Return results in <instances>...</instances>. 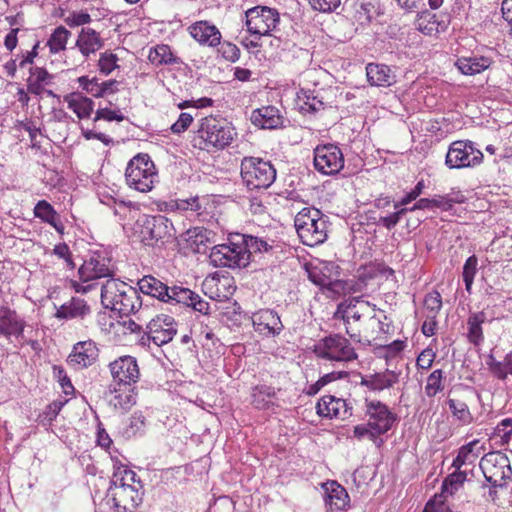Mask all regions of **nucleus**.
Listing matches in <instances>:
<instances>
[{
    "instance_id": "nucleus-1",
    "label": "nucleus",
    "mask_w": 512,
    "mask_h": 512,
    "mask_svg": "<svg viewBox=\"0 0 512 512\" xmlns=\"http://www.w3.org/2000/svg\"><path fill=\"white\" fill-rule=\"evenodd\" d=\"M101 303L120 317L136 313L142 306L138 289L115 279L107 280L101 287Z\"/></svg>"
},
{
    "instance_id": "nucleus-2",
    "label": "nucleus",
    "mask_w": 512,
    "mask_h": 512,
    "mask_svg": "<svg viewBox=\"0 0 512 512\" xmlns=\"http://www.w3.org/2000/svg\"><path fill=\"white\" fill-rule=\"evenodd\" d=\"M329 218L319 209L305 207L294 218V226L301 242L309 247L324 243L328 237Z\"/></svg>"
},
{
    "instance_id": "nucleus-3",
    "label": "nucleus",
    "mask_w": 512,
    "mask_h": 512,
    "mask_svg": "<svg viewBox=\"0 0 512 512\" xmlns=\"http://www.w3.org/2000/svg\"><path fill=\"white\" fill-rule=\"evenodd\" d=\"M236 135L235 129L230 125L212 117H205L202 118L193 141L194 146L202 150H222L233 142Z\"/></svg>"
},
{
    "instance_id": "nucleus-4",
    "label": "nucleus",
    "mask_w": 512,
    "mask_h": 512,
    "mask_svg": "<svg viewBox=\"0 0 512 512\" xmlns=\"http://www.w3.org/2000/svg\"><path fill=\"white\" fill-rule=\"evenodd\" d=\"M240 175L249 190L269 188L276 179V169L270 161L259 157H244L240 164Z\"/></svg>"
},
{
    "instance_id": "nucleus-5",
    "label": "nucleus",
    "mask_w": 512,
    "mask_h": 512,
    "mask_svg": "<svg viewBox=\"0 0 512 512\" xmlns=\"http://www.w3.org/2000/svg\"><path fill=\"white\" fill-rule=\"evenodd\" d=\"M141 242L146 246L164 244L175 236L172 222L163 215H142L136 221Z\"/></svg>"
},
{
    "instance_id": "nucleus-6",
    "label": "nucleus",
    "mask_w": 512,
    "mask_h": 512,
    "mask_svg": "<svg viewBox=\"0 0 512 512\" xmlns=\"http://www.w3.org/2000/svg\"><path fill=\"white\" fill-rule=\"evenodd\" d=\"M154 162L148 154L139 153L127 164L125 180L129 187L139 192H149L157 181Z\"/></svg>"
},
{
    "instance_id": "nucleus-7",
    "label": "nucleus",
    "mask_w": 512,
    "mask_h": 512,
    "mask_svg": "<svg viewBox=\"0 0 512 512\" xmlns=\"http://www.w3.org/2000/svg\"><path fill=\"white\" fill-rule=\"evenodd\" d=\"M247 31L253 35H272L271 32H278L280 16L276 9L267 6H256L248 9L245 13Z\"/></svg>"
},
{
    "instance_id": "nucleus-8",
    "label": "nucleus",
    "mask_w": 512,
    "mask_h": 512,
    "mask_svg": "<svg viewBox=\"0 0 512 512\" xmlns=\"http://www.w3.org/2000/svg\"><path fill=\"white\" fill-rule=\"evenodd\" d=\"M483 153L470 140H457L450 144L445 164L450 169L475 167L482 163Z\"/></svg>"
},
{
    "instance_id": "nucleus-9",
    "label": "nucleus",
    "mask_w": 512,
    "mask_h": 512,
    "mask_svg": "<svg viewBox=\"0 0 512 512\" xmlns=\"http://www.w3.org/2000/svg\"><path fill=\"white\" fill-rule=\"evenodd\" d=\"M209 259L214 267L235 269L248 265V255L241 248L239 238H233L229 244L215 245L210 251Z\"/></svg>"
},
{
    "instance_id": "nucleus-10",
    "label": "nucleus",
    "mask_w": 512,
    "mask_h": 512,
    "mask_svg": "<svg viewBox=\"0 0 512 512\" xmlns=\"http://www.w3.org/2000/svg\"><path fill=\"white\" fill-rule=\"evenodd\" d=\"M144 496L143 484L109 485L106 497L112 502L117 512H133L142 502Z\"/></svg>"
},
{
    "instance_id": "nucleus-11",
    "label": "nucleus",
    "mask_w": 512,
    "mask_h": 512,
    "mask_svg": "<svg viewBox=\"0 0 512 512\" xmlns=\"http://www.w3.org/2000/svg\"><path fill=\"white\" fill-rule=\"evenodd\" d=\"M317 355L326 360L352 361L357 358V353L348 339L340 334H333L323 338L316 346Z\"/></svg>"
},
{
    "instance_id": "nucleus-12",
    "label": "nucleus",
    "mask_w": 512,
    "mask_h": 512,
    "mask_svg": "<svg viewBox=\"0 0 512 512\" xmlns=\"http://www.w3.org/2000/svg\"><path fill=\"white\" fill-rule=\"evenodd\" d=\"M314 167L323 175H336L344 167L341 149L332 143L318 145L314 149Z\"/></svg>"
},
{
    "instance_id": "nucleus-13",
    "label": "nucleus",
    "mask_w": 512,
    "mask_h": 512,
    "mask_svg": "<svg viewBox=\"0 0 512 512\" xmlns=\"http://www.w3.org/2000/svg\"><path fill=\"white\" fill-rule=\"evenodd\" d=\"M365 406V414L369 418V426L376 430L380 436L391 430L394 423L398 421V416L381 401H369L366 399Z\"/></svg>"
},
{
    "instance_id": "nucleus-14",
    "label": "nucleus",
    "mask_w": 512,
    "mask_h": 512,
    "mask_svg": "<svg viewBox=\"0 0 512 512\" xmlns=\"http://www.w3.org/2000/svg\"><path fill=\"white\" fill-rule=\"evenodd\" d=\"M113 381L118 386L131 387L140 379L137 359L130 355L120 356L109 364Z\"/></svg>"
},
{
    "instance_id": "nucleus-15",
    "label": "nucleus",
    "mask_w": 512,
    "mask_h": 512,
    "mask_svg": "<svg viewBox=\"0 0 512 512\" xmlns=\"http://www.w3.org/2000/svg\"><path fill=\"white\" fill-rule=\"evenodd\" d=\"M494 49H487L484 54L472 52L469 56L458 57L455 67L466 76L480 74L495 64Z\"/></svg>"
},
{
    "instance_id": "nucleus-16",
    "label": "nucleus",
    "mask_w": 512,
    "mask_h": 512,
    "mask_svg": "<svg viewBox=\"0 0 512 512\" xmlns=\"http://www.w3.org/2000/svg\"><path fill=\"white\" fill-rule=\"evenodd\" d=\"M147 341H152L157 346L170 342L177 330L174 318L168 315H157L147 324Z\"/></svg>"
},
{
    "instance_id": "nucleus-17",
    "label": "nucleus",
    "mask_w": 512,
    "mask_h": 512,
    "mask_svg": "<svg viewBox=\"0 0 512 512\" xmlns=\"http://www.w3.org/2000/svg\"><path fill=\"white\" fill-rule=\"evenodd\" d=\"M98 356L99 350L94 341H79L73 345L72 351L66 361L70 367L81 370L94 364Z\"/></svg>"
},
{
    "instance_id": "nucleus-18",
    "label": "nucleus",
    "mask_w": 512,
    "mask_h": 512,
    "mask_svg": "<svg viewBox=\"0 0 512 512\" xmlns=\"http://www.w3.org/2000/svg\"><path fill=\"white\" fill-rule=\"evenodd\" d=\"M240 239V246L248 255V264L254 260V257L261 254L274 255L280 251V245L275 240H266L248 234H236Z\"/></svg>"
},
{
    "instance_id": "nucleus-19",
    "label": "nucleus",
    "mask_w": 512,
    "mask_h": 512,
    "mask_svg": "<svg viewBox=\"0 0 512 512\" xmlns=\"http://www.w3.org/2000/svg\"><path fill=\"white\" fill-rule=\"evenodd\" d=\"M110 259L96 253L85 260L78 269L79 279L88 282L93 279L111 277L113 270L109 267Z\"/></svg>"
},
{
    "instance_id": "nucleus-20",
    "label": "nucleus",
    "mask_w": 512,
    "mask_h": 512,
    "mask_svg": "<svg viewBox=\"0 0 512 512\" xmlns=\"http://www.w3.org/2000/svg\"><path fill=\"white\" fill-rule=\"evenodd\" d=\"M251 319L255 331L266 336H278L284 329L280 316L272 309H260Z\"/></svg>"
},
{
    "instance_id": "nucleus-21",
    "label": "nucleus",
    "mask_w": 512,
    "mask_h": 512,
    "mask_svg": "<svg viewBox=\"0 0 512 512\" xmlns=\"http://www.w3.org/2000/svg\"><path fill=\"white\" fill-rule=\"evenodd\" d=\"M327 512H344L350 506V497L346 489L336 481L324 486Z\"/></svg>"
},
{
    "instance_id": "nucleus-22",
    "label": "nucleus",
    "mask_w": 512,
    "mask_h": 512,
    "mask_svg": "<svg viewBox=\"0 0 512 512\" xmlns=\"http://www.w3.org/2000/svg\"><path fill=\"white\" fill-rule=\"evenodd\" d=\"M250 120L261 129H278L283 127L284 118L275 106H263L252 111Z\"/></svg>"
},
{
    "instance_id": "nucleus-23",
    "label": "nucleus",
    "mask_w": 512,
    "mask_h": 512,
    "mask_svg": "<svg viewBox=\"0 0 512 512\" xmlns=\"http://www.w3.org/2000/svg\"><path fill=\"white\" fill-rule=\"evenodd\" d=\"M400 372L386 369L384 372H376L369 376L358 373L360 377V385L367 387L374 392H380L389 389L399 382Z\"/></svg>"
},
{
    "instance_id": "nucleus-24",
    "label": "nucleus",
    "mask_w": 512,
    "mask_h": 512,
    "mask_svg": "<svg viewBox=\"0 0 512 512\" xmlns=\"http://www.w3.org/2000/svg\"><path fill=\"white\" fill-rule=\"evenodd\" d=\"M190 35L201 45L216 47L220 44L219 29L208 21H198L189 27Z\"/></svg>"
},
{
    "instance_id": "nucleus-25",
    "label": "nucleus",
    "mask_w": 512,
    "mask_h": 512,
    "mask_svg": "<svg viewBox=\"0 0 512 512\" xmlns=\"http://www.w3.org/2000/svg\"><path fill=\"white\" fill-rule=\"evenodd\" d=\"M91 314V308L87 302L79 297H72L62 304L56 311L55 317L59 320L85 319Z\"/></svg>"
},
{
    "instance_id": "nucleus-26",
    "label": "nucleus",
    "mask_w": 512,
    "mask_h": 512,
    "mask_svg": "<svg viewBox=\"0 0 512 512\" xmlns=\"http://www.w3.org/2000/svg\"><path fill=\"white\" fill-rule=\"evenodd\" d=\"M366 76L369 84L376 87H389L396 81L390 67L385 64L368 63Z\"/></svg>"
},
{
    "instance_id": "nucleus-27",
    "label": "nucleus",
    "mask_w": 512,
    "mask_h": 512,
    "mask_svg": "<svg viewBox=\"0 0 512 512\" xmlns=\"http://www.w3.org/2000/svg\"><path fill=\"white\" fill-rule=\"evenodd\" d=\"M34 216L42 222L51 225L60 235L64 234L65 226L59 213L46 200H40L34 207Z\"/></svg>"
},
{
    "instance_id": "nucleus-28",
    "label": "nucleus",
    "mask_w": 512,
    "mask_h": 512,
    "mask_svg": "<svg viewBox=\"0 0 512 512\" xmlns=\"http://www.w3.org/2000/svg\"><path fill=\"white\" fill-rule=\"evenodd\" d=\"M137 286L138 293L141 292L162 302H165L168 295V286L152 275L143 276L138 280Z\"/></svg>"
},
{
    "instance_id": "nucleus-29",
    "label": "nucleus",
    "mask_w": 512,
    "mask_h": 512,
    "mask_svg": "<svg viewBox=\"0 0 512 512\" xmlns=\"http://www.w3.org/2000/svg\"><path fill=\"white\" fill-rule=\"evenodd\" d=\"M30 76L27 79V91L34 95H41L44 91V85H49L54 79L46 68L31 66L29 68Z\"/></svg>"
},
{
    "instance_id": "nucleus-30",
    "label": "nucleus",
    "mask_w": 512,
    "mask_h": 512,
    "mask_svg": "<svg viewBox=\"0 0 512 512\" xmlns=\"http://www.w3.org/2000/svg\"><path fill=\"white\" fill-rule=\"evenodd\" d=\"M505 466H508V456L501 451H490L479 462V468L483 475L496 476Z\"/></svg>"
},
{
    "instance_id": "nucleus-31",
    "label": "nucleus",
    "mask_w": 512,
    "mask_h": 512,
    "mask_svg": "<svg viewBox=\"0 0 512 512\" xmlns=\"http://www.w3.org/2000/svg\"><path fill=\"white\" fill-rule=\"evenodd\" d=\"M251 404L257 410H268L274 406L272 401L276 397V389L270 385L258 384L251 388Z\"/></svg>"
},
{
    "instance_id": "nucleus-32",
    "label": "nucleus",
    "mask_w": 512,
    "mask_h": 512,
    "mask_svg": "<svg viewBox=\"0 0 512 512\" xmlns=\"http://www.w3.org/2000/svg\"><path fill=\"white\" fill-rule=\"evenodd\" d=\"M76 46L85 57H88L91 53L101 49L104 46V41L94 29L82 28Z\"/></svg>"
},
{
    "instance_id": "nucleus-33",
    "label": "nucleus",
    "mask_w": 512,
    "mask_h": 512,
    "mask_svg": "<svg viewBox=\"0 0 512 512\" xmlns=\"http://www.w3.org/2000/svg\"><path fill=\"white\" fill-rule=\"evenodd\" d=\"M64 101L68 104L78 118H89L94 110V101L91 98L83 96L80 92H73L64 97Z\"/></svg>"
},
{
    "instance_id": "nucleus-34",
    "label": "nucleus",
    "mask_w": 512,
    "mask_h": 512,
    "mask_svg": "<svg viewBox=\"0 0 512 512\" xmlns=\"http://www.w3.org/2000/svg\"><path fill=\"white\" fill-rule=\"evenodd\" d=\"M1 335H20L24 330V321L8 307L0 309Z\"/></svg>"
},
{
    "instance_id": "nucleus-35",
    "label": "nucleus",
    "mask_w": 512,
    "mask_h": 512,
    "mask_svg": "<svg viewBox=\"0 0 512 512\" xmlns=\"http://www.w3.org/2000/svg\"><path fill=\"white\" fill-rule=\"evenodd\" d=\"M487 321L484 311L471 313L467 319V340L474 346H480L484 342L482 324Z\"/></svg>"
},
{
    "instance_id": "nucleus-36",
    "label": "nucleus",
    "mask_w": 512,
    "mask_h": 512,
    "mask_svg": "<svg viewBox=\"0 0 512 512\" xmlns=\"http://www.w3.org/2000/svg\"><path fill=\"white\" fill-rule=\"evenodd\" d=\"M297 104L301 113H316L325 108V103L316 90L301 89L297 93Z\"/></svg>"
},
{
    "instance_id": "nucleus-37",
    "label": "nucleus",
    "mask_w": 512,
    "mask_h": 512,
    "mask_svg": "<svg viewBox=\"0 0 512 512\" xmlns=\"http://www.w3.org/2000/svg\"><path fill=\"white\" fill-rule=\"evenodd\" d=\"M149 61L156 65H182L183 61L180 57L176 56L169 45L161 44L150 49L148 55Z\"/></svg>"
},
{
    "instance_id": "nucleus-38",
    "label": "nucleus",
    "mask_w": 512,
    "mask_h": 512,
    "mask_svg": "<svg viewBox=\"0 0 512 512\" xmlns=\"http://www.w3.org/2000/svg\"><path fill=\"white\" fill-rule=\"evenodd\" d=\"M186 241L195 253H206L208 243L211 242L213 232L203 227H195L186 232Z\"/></svg>"
},
{
    "instance_id": "nucleus-39",
    "label": "nucleus",
    "mask_w": 512,
    "mask_h": 512,
    "mask_svg": "<svg viewBox=\"0 0 512 512\" xmlns=\"http://www.w3.org/2000/svg\"><path fill=\"white\" fill-rule=\"evenodd\" d=\"M113 468L114 471L110 480V485H122L123 483V485L134 486L142 484L138 475L121 462L117 461Z\"/></svg>"
},
{
    "instance_id": "nucleus-40",
    "label": "nucleus",
    "mask_w": 512,
    "mask_h": 512,
    "mask_svg": "<svg viewBox=\"0 0 512 512\" xmlns=\"http://www.w3.org/2000/svg\"><path fill=\"white\" fill-rule=\"evenodd\" d=\"M340 398L333 395H324L316 404V413L320 417L328 419H340V406L336 404Z\"/></svg>"
},
{
    "instance_id": "nucleus-41",
    "label": "nucleus",
    "mask_w": 512,
    "mask_h": 512,
    "mask_svg": "<svg viewBox=\"0 0 512 512\" xmlns=\"http://www.w3.org/2000/svg\"><path fill=\"white\" fill-rule=\"evenodd\" d=\"M466 481H470L465 470L458 469L444 478L441 484V493L453 496Z\"/></svg>"
},
{
    "instance_id": "nucleus-42",
    "label": "nucleus",
    "mask_w": 512,
    "mask_h": 512,
    "mask_svg": "<svg viewBox=\"0 0 512 512\" xmlns=\"http://www.w3.org/2000/svg\"><path fill=\"white\" fill-rule=\"evenodd\" d=\"M338 268L334 263H323L320 266L307 267L308 279L316 286L324 287L328 283V279L332 278L333 269Z\"/></svg>"
},
{
    "instance_id": "nucleus-43",
    "label": "nucleus",
    "mask_w": 512,
    "mask_h": 512,
    "mask_svg": "<svg viewBox=\"0 0 512 512\" xmlns=\"http://www.w3.org/2000/svg\"><path fill=\"white\" fill-rule=\"evenodd\" d=\"M195 292L189 288L174 285L168 286V295L165 298V303L169 304H182L189 307L191 301L195 300Z\"/></svg>"
},
{
    "instance_id": "nucleus-44",
    "label": "nucleus",
    "mask_w": 512,
    "mask_h": 512,
    "mask_svg": "<svg viewBox=\"0 0 512 512\" xmlns=\"http://www.w3.org/2000/svg\"><path fill=\"white\" fill-rule=\"evenodd\" d=\"M346 305L348 320L352 318L355 321H359L369 308H372L373 311L378 310L375 304L363 300L362 296L347 298Z\"/></svg>"
},
{
    "instance_id": "nucleus-45",
    "label": "nucleus",
    "mask_w": 512,
    "mask_h": 512,
    "mask_svg": "<svg viewBox=\"0 0 512 512\" xmlns=\"http://www.w3.org/2000/svg\"><path fill=\"white\" fill-rule=\"evenodd\" d=\"M70 36L71 32L67 30L64 26H58L57 28H55L47 41V46L49 47L50 53L56 54L60 51L65 50Z\"/></svg>"
},
{
    "instance_id": "nucleus-46",
    "label": "nucleus",
    "mask_w": 512,
    "mask_h": 512,
    "mask_svg": "<svg viewBox=\"0 0 512 512\" xmlns=\"http://www.w3.org/2000/svg\"><path fill=\"white\" fill-rule=\"evenodd\" d=\"M479 440L475 439L463 446L458 450L457 456L452 462V467L456 470L461 469L466 463H472L477 457L478 453H474L473 449Z\"/></svg>"
},
{
    "instance_id": "nucleus-47",
    "label": "nucleus",
    "mask_w": 512,
    "mask_h": 512,
    "mask_svg": "<svg viewBox=\"0 0 512 512\" xmlns=\"http://www.w3.org/2000/svg\"><path fill=\"white\" fill-rule=\"evenodd\" d=\"M447 405L453 417H455L461 424L468 425L473 422V416L465 402L456 399H448Z\"/></svg>"
},
{
    "instance_id": "nucleus-48",
    "label": "nucleus",
    "mask_w": 512,
    "mask_h": 512,
    "mask_svg": "<svg viewBox=\"0 0 512 512\" xmlns=\"http://www.w3.org/2000/svg\"><path fill=\"white\" fill-rule=\"evenodd\" d=\"M66 403L67 400L57 399L48 404L43 412L39 414L38 422L43 426L51 425Z\"/></svg>"
},
{
    "instance_id": "nucleus-49",
    "label": "nucleus",
    "mask_w": 512,
    "mask_h": 512,
    "mask_svg": "<svg viewBox=\"0 0 512 512\" xmlns=\"http://www.w3.org/2000/svg\"><path fill=\"white\" fill-rule=\"evenodd\" d=\"M478 258L472 255L467 258L463 266V281L465 283V289L468 293L471 292L475 274L477 272Z\"/></svg>"
},
{
    "instance_id": "nucleus-50",
    "label": "nucleus",
    "mask_w": 512,
    "mask_h": 512,
    "mask_svg": "<svg viewBox=\"0 0 512 512\" xmlns=\"http://www.w3.org/2000/svg\"><path fill=\"white\" fill-rule=\"evenodd\" d=\"M77 81L82 90L87 94H90L95 98L104 97V88L101 87V83H99L96 77L89 78L88 76H81Z\"/></svg>"
},
{
    "instance_id": "nucleus-51",
    "label": "nucleus",
    "mask_w": 512,
    "mask_h": 512,
    "mask_svg": "<svg viewBox=\"0 0 512 512\" xmlns=\"http://www.w3.org/2000/svg\"><path fill=\"white\" fill-rule=\"evenodd\" d=\"M444 372L441 369L434 370L427 378L425 393L428 397H434L438 392L443 390L442 379Z\"/></svg>"
},
{
    "instance_id": "nucleus-52",
    "label": "nucleus",
    "mask_w": 512,
    "mask_h": 512,
    "mask_svg": "<svg viewBox=\"0 0 512 512\" xmlns=\"http://www.w3.org/2000/svg\"><path fill=\"white\" fill-rule=\"evenodd\" d=\"M169 207L171 209L180 210V211H192L199 213L202 210V205L199 201V197H190L187 199H176L171 200L169 202Z\"/></svg>"
},
{
    "instance_id": "nucleus-53",
    "label": "nucleus",
    "mask_w": 512,
    "mask_h": 512,
    "mask_svg": "<svg viewBox=\"0 0 512 512\" xmlns=\"http://www.w3.org/2000/svg\"><path fill=\"white\" fill-rule=\"evenodd\" d=\"M146 427V418L141 411H135L130 419L129 425L125 429V434L128 437L135 436L144 432Z\"/></svg>"
},
{
    "instance_id": "nucleus-54",
    "label": "nucleus",
    "mask_w": 512,
    "mask_h": 512,
    "mask_svg": "<svg viewBox=\"0 0 512 512\" xmlns=\"http://www.w3.org/2000/svg\"><path fill=\"white\" fill-rule=\"evenodd\" d=\"M118 56L112 52L105 51L100 54V58L98 60V67L100 73L105 76H108L112 71L117 69L119 66L117 65Z\"/></svg>"
},
{
    "instance_id": "nucleus-55",
    "label": "nucleus",
    "mask_w": 512,
    "mask_h": 512,
    "mask_svg": "<svg viewBox=\"0 0 512 512\" xmlns=\"http://www.w3.org/2000/svg\"><path fill=\"white\" fill-rule=\"evenodd\" d=\"M424 306L429 311L427 318H436L442 307V297L436 290L428 293L424 299Z\"/></svg>"
},
{
    "instance_id": "nucleus-56",
    "label": "nucleus",
    "mask_w": 512,
    "mask_h": 512,
    "mask_svg": "<svg viewBox=\"0 0 512 512\" xmlns=\"http://www.w3.org/2000/svg\"><path fill=\"white\" fill-rule=\"evenodd\" d=\"M375 5L370 1L361 2L356 10L357 20L361 24L371 23L375 14Z\"/></svg>"
},
{
    "instance_id": "nucleus-57",
    "label": "nucleus",
    "mask_w": 512,
    "mask_h": 512,
    "mask_svg": "<svg viewBox=\"0 0 512 512\" xmlns=\"http://www.w3.org/2000/svg\"><path fill=\"white\" fill-rule=\"evenodd\" d=\"M386 274L392 275L394 273L393 269L383 264L369 265L364 268V271L359 274V279L365 282L366 280L373 279L377 276V274Z\"/></svg>"
},
{
    "instance_id": "nucleus-58",
    "label": "nucleus",
    "mask_w": 512,
    "mask_h": 512,
    "mask_svg": "<svg viewBox=\"0 0 512 512\" xmlns=\"http://www.w3.org/2000/svg\"><path fill=\"white\" fill-rule=\"evenodd\" d=\"M53 374L58 379V382L60 383V385L63 389V392L66 395L72 394L74 392V387L72 385V382L62 366L54 365L53 366Z\"/></svg>"
},
{
    "instance_id": "nucleus-59",
    "label": "nucleus",
    "mask_w": 512,
    "mask_h": 512,
    "mask_svg": "<svg viewBox=\"0 0 512 512\" xmlns=\"http://www.w3.org/2000/svg\"><path fill=\"white\" fill-rule=\"evenodd\" d=\"M218 52L221 56L230 62H236L240 57V49L233 43L224 41L220 42Z\"/></svg>"
},
{
    "instance_id": "nucleus-60",
    "label": "nucleus",
    "mask_w": 512,
    "mask_h": 512,
    "mask_svg": "<svg viewBox=\"0 0 512 512\" xmlns=\"http://www.w3.org/2000/svg\"><path fill=\"white\" fill-rule=\"evenodd\" d=\"M353 435L358 440L367 438L372 442H376L377 436H380L379 433L376 432V430L372 429L369 426V422H367V424H359V425L354 426Z\"/></svg>"
},
{
    "instance_id": "nucleus-61",
    "label": "nucleus",
    "mask_w": 512,
    "mask_h": 512,
    "mask_svg": "<svg viewBox=\"0 0 512 512\" xmlns=\"http://www.w3.org/2000/svg\"><path fill=\"white\" fill-rule=\"evenodd\" d=\"M125 116L119 110H111L109 108H99L95 112L94 122L98 120H106L108 122L125 120Z\"/></svg>"
},
{
    "instance_id": "nucleus-62",
    "label": "nucleus",
    "mask_w": 512,
    "mask_h": 512,
    "mask_svg": "<svg viewBox=\"0 0 512 512\" xmlns=\"http://www.w3.org/2000/svg\"><path fill=\"white\" fill-rule=\"evenodd\" d=\"M425 188L424 180H420L417 182L415 187L406 193V195L398 202L394 203V208H399L401 206H406L412 201L416 200L423 192V189Z\"/></svg>"
},
{
    "instance_id": "nucleus-63",
    "label": "nucleus",
    "mask_w": 512,
    "mask_h": 512,
    "mask_svg": "<svg viewBox=\"0 0 512 512\" xmlns=\"http://www.w3.org/2000/svg\"><path fill=\"white\" fill-rule=\"evenodd\" d=\"M313 10L329 13L335 11L339 5L340 0H308Z\"/></svg>"
},
{
    "instance_id": "nucleus-64",
    "label": "nucleus",
    "mask_w": 512,
    "mask_h": 512,
    "mask_svg": "<svg viewBox=\"0 0 512 512\" xmlns=\"http://www.w3.org/2000/svg\"><path fill=\"white\" fill-rule=\"evenodd\" d=\"M445 496L440 492L431 497L424 506L423 512H443L445 507Z\"/></svg>"
}]
</instances>
